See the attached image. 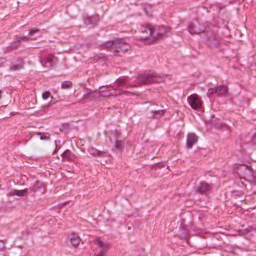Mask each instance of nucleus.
<instances>
[{"label":"nucleus","mask_w":256,"mask_h":256,"mask_svg":"<svg viewBox=\"0 0 256 256\" xmlns=\"http://www.w3.org/2000/svg\"><path fill=\"white\" fill-rule=\"evenodd\" d=\"M154 36L150 40V44L157 42L158 40L168 36L170 28L164 26L156 28Z\"/></svg>","instance_id":"obj_1"},{"label":"nucleus","mask_w":256,"mask_h":256,"mask_svg":"<svg viewBox=\"0 0 256 256\" xmlns=\"http://www.w3.org/2000/svg\"><path fill=\"white\" fill-rule=\"evenodd\" d=\"M125 46L126 44L122 40L108 42L106 44V46L110 51L115 53L126 51L128 49L125 48Z\"/></svg>","instance_id":"obj_2"},{"label":"nucleus","mask_w":256,"mask_h":256,"mask_svg":"<svg viewBox=\"0 0 256 256\" xmlns=\"http://www.w3.org/2000/svg\"><path fill=\"white\" fill-rule=\"evenodd\" d=\"M141 32L143 34L141 36V38L143 40H147L148 43L150 44V40L154 37L156 33L155 27L150 24H146L142 26L140 29Z\"/></svg>","instance_id":"obj_3"},{"label":"nucleus","mask_w":256,"mask_h":256,"mask_svg":"<svg viewBox=\"0 0 256 256\" xmlns=\"http://www.w3.org/2000/svg\"><path fill=\"white\" fill-rule=\"evenodd\" d=\"M140 78L142 82L144 84L160 82L162 81V78L160 76L154 72L142 75L140 76Z\"/></svg>","instance_id":"obj_4"},{"label":"nucleus","mask_w":256,"mask_h":256,"mask_svg":"<svg viewBox=\"0 0 256 256\" xmlns=\"http://www.w3.org/2000/svg\"><path fill=\"white\" fill-rule=\"evenodd\" d=\"M188 102L192 108L194 110L200 109L202 106V101L196 94H194L188 98Z\"/></svg>","instance_id":"obj_5"},{"label":"nucleus","mask_w":256,"mask_h":256,"mask_svg":"<svg viewBox=\"0 0 256 256\" xmlns=\"http://www.w3.org/2000/svg\"><path fill=\"white\" fill-rule=\"evenodd\" d=\"M228 92V88L226 86H219L215 88H211L209 90V94H213L216 93L217 94L218 96H222Z\"/></svg>","instance_id":"obj_6"},{"label":"nucleus","mask_w":256,"mask_h":256,"mask_svg":"<svg viewBox=\"0 0 256 256\" xmlns=\"http://www.w3.org/2000/svg\"><path fill=\"white\" fill-rule=\"evenodd\" d=\"M198 137L194 134H189L187 136L186 145L188 148H191L197 142Z\"/></svg>","instance_id":"obj_7"},{"label":"nucleus","mask_w":256,"mask_h":256,"mask_svg":"<svg viewBox=\"0 0 256 256\" xmlns=\"http://www.w3.org/2000/svg\"><path fill=\"white\" fill-rule=\"evenodd\" d=\"M96 244L100 248V251H104L105 254L110 248V244L106 242H104L100 238L96 240Z\"/></svg>","instance_id":"obj_8"},{"label":"nucleus","mask_w":256,"mask_h":256,"mask_svg":"<svg viewBox=\"0 0 256 256\" xmlns=\"http://www.w3.org/2000/svg\"><path fill=\"white\" fill-rule=\"evenodd\" d=\"M70 240L72 245L74 247H78L81 242L80 238L76 234H72L70 236Z\"/></svg>","instance_id":"obj_9"},{"label":"nucleus","mask_w":256,"mask_h":256,"mask_svg":"<svg viewBox=\"0 0 256 256\" xmlns=\"http://www.w3.org/2000/svg\"><path fill=\"white\" fill-rule=\"evenodd\" d=\"M28 194V190L27 189L20 190H14L12 191L9 196H26Z\"/></svg>","instance_id":"obj_10"},{"label":"nucleus","mask_w":256,"mask_h":256,"mask_svg":"<svg viewBox=\"0 0 256 256\" xmlns=\"http://www.w3.org/2000/svg\"><path fill=\"white\" fill-rule=\"evenodd\" d=\"M210 186L206 182H202L198 187V190L200 193H205L210 190Z\"/></svg>","instance_id":"obj_11"},{"label":"nucleus","mask_w":256,"mask_h":256,"mask_svg":"<svg viewBox=\"0 0 256 256\" xmlns=\"http://www.w3.org/2000/svg\"><path fill=\"white\" fill-rule=\"evenodd\" d=\"M62 158L68 160H72L74 159V156L70 150H66L63 154Z\"/></svg>","instance_id":"obj_12"},{"label":"nucleus","mask_w":256,"mask_h":256,"mask_svg":"<svg viewBox=\"0 0 256 256\" xmlns=\"http://www.w3.org/2000/svg\"><path fill=\"white\" fill-rule=\"evenodd\" d=\"M88 152L93 156H98L100 154V152L98 150H97L93 148H90L88 149Z\"/></svg>","instance_id":"obj_13"},{"label":"nucleus","mask_w":256,"mask_h":256,"mask_svg":"<svg viewBox=\"0 0 256 256\" xmlns=\"http://www.w3.org/2000/svg\"><path fill=\"white\" fill-rule=\"evenodd\" d=\"M72 86V82L69 81L64 82L62 84V89L70 88Z\"/></svg>","instance_id":"obj_14"},{"label":"nucleus","mask_w":256,"mask_h":256,"mask_svg":"<svg viewBox=\"0 0 256 256\" xmlns=\"http://www.w3.org/2000/svg\"><path fill=\"white\" fill-rule=\"evenodd\" d=\"M53 58H54L53 56H52V55L49 56L48 57V58L47 61H46L45 64H44V66L47 67V66L46 65V64L47 62L52 63L53 62V59H52Z\"/></svg>","instance_id":"obj_15"},{"label":"nucleus","mask_w":256,"mask_h":256,"mask_svg":"<svg viewBox=\"0 0 256 256\" xmlns=\"http://www.w3.org/2000/svg\"><path fill=\"white\" fill-rule=\"evenodd\" d=\"M22 64H16V65L13 66L12 68V70H16L20 69L21 68H22Z\"/></svg>","instance_id":"obj_16"},{"label":"nucleus","mask_w":256,"mask_h":256,"mask_svg":"<svg viewBox=\"0 0 256 256\" xmlns=\"http://www.w3.org/2000/svg\"><path fill=\"white\" fill-rule=\"evenodd\" d=\"M50 94L48 92H44L42 94V98L44 100L48 99L50 96Z\"/></svg>","instance_id":"obj_17"},{"label":"nucleus","mask_w":256,"mask_h":256,"mask_svg":"<svg viewBox=\"0 0 256 256\" xmlns=\"http://www.w3.org/2000/svg\"><path fill=\"white\" fill-rule=\"evenodd\" d=\"M163 114H164V112L163 111H160V112H156V114H154V116L157 118H160Z\"/></svg>","instance_id":"obj_18"},{"label":"nucleus","mask_w":256,"mask_h":256,"mask_svg":"<svg viewBox=\"0 0 256 256\" xmlns=\"http://www.w3.org/2000/svg\"><path fill=\"white\" fill-rule=\"evenodd\" d=\"M122 142L120 141H117L116 143V148L118 149H120L122 147Z\"/></svg>","instance_id":"obj_19"},{"label":"nucleus","mask_w":256,"mask_h":256,"mask_svg":"<svg viewBox=\"0 0 256 256\" xmlns=\"http://www.w3.org/2000/svg\"><path fill=\"white\" fill-rule=\"evenodd\" d=\"M38 32V30H37V29H33L32 30L30 33V36H32L34 34L36 33V32Z\"/></svg>","instance_id":"obj_20"},{"label":"nucleus","mask_w":256,"mask_h":256,"mask_svg":"<svg viewBox=\"0 0 256 256\" xmlns=\"http://www.w3.org/2000/svg\"><path fill=\"white\" fill-rule=\"evenodd\" d=\"M190 32L192 34H196V33H198L196 30H195L194 29H193L192 28L190 27Z\"/></svg>","instance_id":"obj_21"},{"label":"nucleus","mask_w":256,"mask_h":256,"mask_svg":"<svg viewBox=\"0 0 256 256\" xmlns=\"http://www.w3.org/2000/svg\"><path fill=\"white\" fill-rule=\"evenodd\" d=\"M106 254H105L104 251H100V252L95 256H106Z\"/></svg>","instance_id":"obj_22"},{"label":"nucleus","mask_w":256,"mask_h":256,"mask_svg":"<svg viewBox=\"0 0 256 256\" xmlns=\"http://www.w3.org/2000/svg\"><path fill=\"white\" fill-rule=\"evenodd\" d=\"M91 19L90 18H88L87 20L86 21V23L89 24L91 22Z\"/></svg>","instance_id":"obj_23"},{"label":"nucleus","mask_w":256,"mask_h":256,"mask_svg":"<svg viewBox=\"0 0 256 256\" xmlns=\"http://www.w3.org/2000/svg\"><path fill=\"white\" fill-rule=\"evenodd\" d=\"M41 186L43 188L44 190H43V191L42 192V194H44V192H46V187H45V186H44V185H43V184H41Z\"/></svg>","instance_id":"obj_24"},{"label":"nucleus","mask_w":256,"mask_h":256,"mask_svg":"<svg viewBox=\"0 0 256 256\" xmlns=\"http://www.w3.org/2000/svg\"><path fill=\"white\" fill-rule=\"evenodd\" d=\"M22 40H28V38H26V37H24L22 38Z\"/></svg>","instance_id":"obj_25"},{"label":"nucleus","mask_w":256,"mask_h":256,"mask_svg":"<svg viewBox=\"0 0 256 256\" xmlns=\"http://www.w3.org/2000/svg\"><path fill=\"white\" fill-rule=\"evenodd\" d=\"M2 91L0 90V99L2 98Z\"/></svg>","instance_id":"obj_26"},{"label":"nucleus","mask_w":256,"mask_h":256,"mask_svg":"<svg viewBox=\"0 0 256 256\" xmlns=\"http://www.w3.org/2000/svg\"><path fill=\"white\" fill-rule=\"evenodd\" d=\"M48 106H44V108H48Z\"/></svg>","instance_id":"obj_27"},{"label":"nucleus","mask_w":256,"mask_h":256,"mask_svg":"<svg viewBox=\"0 0 256 256\" xmlns=\"http://www.w3.org/2000/svg\"><path fill=\"white\" fill-rule=\"evenodd\" d=\"M128 230H130V229H131V228L130 227V228H128Z\"/></svg>","instance_id":"obj_28"}]
</instances>
